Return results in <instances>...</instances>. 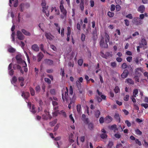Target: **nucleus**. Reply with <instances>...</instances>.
<instances>
[{"label": "nucleus", "instance_id": "f257e3e1", "mask_svg": "<svg viewBox=\"0 0 148 148\" xmlns=\"http://www.w3.org/2000/svg\"><path fill=\"white\" fill-rule=\"evenodd\" d=\"M110 37L109 35L106 33L105 36L104 38L101 36V39L99 42L100 45L101 47L103 48H108V42L109 41Z\"/></svg>", "mask_w": 148, "mask_h": 148}, {"label": "nucleus", "instance_id": "f03ea898", "mask_svg": "<svg viewBox=\"0 0 148 148\" xmlns=\"http://www.w3.org/2000/svg\"><path fill=\"white\" fill-rule=\"evenodd\" d=\"M60 8L61 12L62 13L63 15L60 16V17L62 19H63L64 18H66L67 16V12L66 10L64 8L63 3H61Z\"/></svg>", "mask_w": 148, "mask_h": 148}, {"label": "nucleus", "instance_id": "7ed1b4c3", "mask_svg": "<svg viewBox=\"0 0 148 148\" xmlns=\"http://www.w3.org/2000/svg\"><path fill=\"white\" fill-rule=\"evenodd\" d=\"M68 90L67 87L65 91L63 90L62 92V98L63 102L66 101L68 102L69 100V97L68 94Z\"/></svg>", "mask_w": 148, "mask_h": 148}, {"label": "nucleus", "instance_id": "20e7f679", "mask_svg": "<svg viewBox=\"0 0 148 148\" xmlns=\"http://www.w3.org/2000/svg\"><path fill=\"white\" fill-rule=\"evenodd\" d=\"M132 22L134 24L137 26L141 25L143 23V21L138 17H134Z\"/></svg>", "mask_w": 148, "mask_h": 148}, {"label": "nucleus", "instance_id": "39448f33", "mask_svg": "<svg viewBox=\"0 0 148 148\" xmlns=\"http://www.w3.org/2000/svg\"><path fill=\"white\" fill-rule=\"evenodd\" d=\"M44 112L45 113L42 115V119H44L47 120L49 119H51L52 117L49 114V112L46 109L44 110Z\"/></svg>", "mask_w": 148, "mask_h": 148}, {"label": "nucleus", "instance_id": "423d86ee", "mask_svg": "<svg viewBox=\"0 0 148 148\" xmlns=\"http://www.w3.org/2000/svg\"><path fill=\"white\" fill-rule=\"evenodd\" d=\"M17 36L18 38L20 40H23L25 36L20 31H18L17 32Z\"/></svg>", "mask_w": 148, "mask_h": 148}, {"label": "nucleus", "instance_id": "0eeeda50", "mask_svg": "<svg viewBox=\"0 0 148 148\" xmlns=\"http://www.w3.org/2000/svg\"><path fill=\"white\" fill-rule=\"evenodd\" d=\"M46 3L45 1H42V3H41V5L42 6L43 8L42 12L44 13L46 12V10L47 9L48 6H46Z\"/></svg>", "mask_w": 148, "mask_h": 148}, {"label": "nucleus", "instance_id": "6e6552de", "mask_svg": "<svg viewBox=\"0 0 148 148\" xmlns=\"http://www.w3.org/2000/svg\"><path fill=\"white\" fill-rule=\"evenodd\" d=\"M112 120V118L109 116H107L105 118V122L107 123H108L111 122Z\"/></svg>", "mask_w": 148, "mask_h": 148}, {"label": "nucleus", "instance_id": "1a4fd4ad", "mask_svg": "<svg viewBox=\"0 0 148 148\" xmlns=\"http://www.w3.org/2000/svg\"><path fill=\"white\" fill-rule=\"evenodd\" d=\"M145 10V8L143 5H141L137 9V11L141 13H143Z\"/></svg>", "mask_w": 148, "mask_h": 148}, {"label": "nucleus", "instance_id": "9d476101", "mask_svg": "<svg viewBox=\"0 0 148 148\" xmlns=\"http://www.w3.org/2000/svg\"><path fill=\"white\" fill-rule=\"evenodd\" d=\"M32 49L36 52L38 51L39 50V47L36 44L33 45L32 46Z\"/></svg>", "mask_w": 148, "mask_h": 148}, {"label": "nucleus", "instance_id": "9b49d317", "mask_svg": "<svg viewBox=\"0 0 148 148\" xmlns=\"http://www.w3.org/2000/svg\"><path fill=\"white\" fill-rule=\"evenodd\" d=\"M129 74V72L127 70H125L121 75V77L123 78H126Z\"/></svg>", "mask_w": 148, "mask_h": 148}, {"label": "nucleus", "instance_id": "f8f14e48", "mask_svg": "<svg viewBox=\"0 0 148 148\" xmlns=\"http://www.w3.org/2000/svg\"><path fill=\"white\" fill-rule=\"evenodd\" d=\"M45 63L46 64L49 66H51L53 64V61L49 59H45Z\"/></svg>", "mask_w": 148, "mask_h": 148}, {"label": "nucleus", "instance_id": "ddd939ff", "mask_svg": "<svg viewBox=\"0 0 148 148\" xmlns=\"http://www.w3.org/2000/svg\"><path fill=\"white\" fill-rule=\"evenodd\" d=\"M30 111L33 114H35L36 113L37 111L36 108L35 107L34 105H32V107L29 108Z\"/></svg>", "mask_w": 148, "mask_h": 148}, {"label": "nucleus", "instance_id": "4468645a", "mask_svg": "<svg viewBox=\"0 0 148 148\" xmlns=\"http://www.w3.org/2000/svg\"><path fill=\"white\" fill-rule=\"evenodd\" d=\"M16 59L17 60L18 63L20 64L22 63L23 61L20 55H16Z\"/></svg>", "mask_w": 148, "mask_h": 148}, {"label": "nucleus", "instance_id": "2eb2a0df", "mask_svg": "<svg viewBox=\"0 0 148 148\" xmlns=\"http://www.w3.org/2000/svg\"><path fill=\"white\" fill-rule=\"evenodd\" d=\"M23 97H24V98L27 99L29 96V93L28 92H23L21 95Z\"/></svg>", "mask_w": 148, "mask_h": 148}, {"label": "nucleus", "instance_id": "dca6fc26", "mask_svg": "<svg viewBox=\"0 0 148 148\" xmlns=\"http://www.w3.org/2000/svg\"><path fill=\"white\" fill-rule=\"evenodd\" d=\"M43 57L44 55L41 52H39L37 55L38 61V62L40 61Z\"/></svg>", "mask_w": 148, "mask_h": 148}, {"label": "nucleus", "instance_id": "f3484780", "mask_svg": "<svg viewBox=\"0 0 148 148\" xmlns=\"http://www.w3.org/2000/svg\"><path fill=\"white\" fill-rule=\"evenodd\" d=\"M77 110L78 114H81L82 113V109L81 105L79 104L77 105Z\"/></svg>", "mask_w": 148, "mask_h": 148}, {"label": "nucleus", "instance_id": "a211bd4d", "mask_svg": "<svg viewBox=\"0 0 148 148\" xmlns=\"http://www.w3.org/2000/svg\"><path fill=\"white\" fill-rule=\"evenodd\" d=\"M45 35L47 39H48L50 40L52 39V38L51 37L52 35L50 33L46 32L45 33Z\"/></svg>", "mask_w": 148, "mask_h": 148}, {"label": "nucleus", "instance_id": "6ab92c4d", "mask_svg": "<svg viewBox=\"0 0 148 148\" xmlns=\"http://www.w3.org/2000/svg\"><path fill=\"white\" fill-rule=\"evenodd\" d=\"M114 118L116 121L119 122H120L121 119L119 115L118 114L115 113L114 116Z\"/></svg>", "mask_w": 148, "mask_h": 148}, {"label": "nucleus", "instance_id": "aec40b11", "mask_svg": "<svg viewBox=\"0 0 148 148\" xmlns=\"http://www.w3.org/2000/svg\"><path fill=\"white\" fill-rule=\"evenodd\" d=\"M22 32L25 35L27 36H31V33L28 32V31H26L24 29H22L21 30Z\"/></svg>", "mask_w": 148, "mask_h": 148}, {"label": "nucleus", "instance_id": "412c9836", "mask_svg": "<svg viewBox=\"0 0 148 148\" xmlns=\"http://www.w3.org/2000/svg\"><path fill=\"white\" fill-rule=\"evenodd\" d=\"M100 115V112L99 110H97L95 111L94 115L95 117L98 118L99 117Z\"/></svg>", "mask_w": 148, "mask_h": 148}, {"label": "nucleus", "instance_id": "4be33fe9", "mask_svg": "<svg viewBox=\"0 0 148 148\" xmlns=\"http://www.w3.org/2000/svg\"><path fill=\"white\" fill-rule=\"evenodd\" d=\"M52 105L54 107L55 110H56L58 108V107L57 106L58 103L56 101H52Z\"/></svg>", "mask_w": 148, "mask_h": 148}, {"label": "nucleus", "instance_id": "5701e85b", "mask_svg": "<svg viewBox=\"0 0 148 148\" xmlns=\"http://www.w3.org/2000/svg\"><path fill=\"white\" fill-rule=\"evenodd\" d=\"M126 81L127 83L133 85L134 84V82L133 80L130 78H128L126 79Z\"/></svg>", "mask_w": 148, "mask_h": 148}, {"label": "nucleus", "instance_id": "b1692460", "mask_svg": "<svg viewBox=\"0 0 148 148\" xmlns=\"http://www.w3.org/2000/svg\"><path fill=\"white\" fill-rule=\"evenodd\" d=\"M138 89H134L133 90V96L134 97H136V95L138 94Z\"/></svg>", "mask_w": 148, "mask_h": 148}, {"label": "nucleus", "instance_id": "393cba45", "mask_svg": "<svg viewBox=\"0 0 148 148\" xmlns=\"http://www.w3.org/2000/svg\"><path fill=\"white\" fill-rule=\"evenodd\" d=\"M57 122V119H55L52 122H50L49 123V124L51 126H54Z\"/></svg>", "mask_w": 148, "mask_h": 148}, {"label": "nucleus", "instance_id": "a878e982", "mask_svg": "<svg viewBox=\"0 0 148 148\" xmlns=\"http://www.w3.org/2000/svg\"><path fill=\"white\" fill-rule=\"evenodd\" d=\"M136 134L138 135H141L142 134V132L138 129H137L135 130Z\"/></svg>", "mask_w": 148, "mask_h": 148}, {"label": "nucleus", "instance_id": "bb28decb", "mask_svg": "<svg viewBox=\"0 0 148 148\" xmlns=\"http://www.w3.org/2000/svg\"><path fill=\"white\" fill-rule=\"evenodd\" d=\"M21 66L17 64H15L13 65V68L14 69L16 70V69L18 70L19 69H20Z\"/></svg>", "mask_w": 148, "mask_h": 148}, {"label": "nucleus", "instance_id": "cd10ccee", "mask_svg": "<svg viewBox=\"0 0 148 148\" xmlns=\"http://www.w3.org/2000/svg\"><path fill=\"white\" fill-rule=\"evenodd\" d=\"M88 128L91 130H93L94 128V125L92 123H90L88 124Z\"/></svg>", "mask_w": 148, "mask_h": 148}, {"label": "nucleus", "instance_id": "c85d7f7f", "mask_svg": "<svg viewBox=\"0 0 148 148\" xmlns=\"http://www.w3.org/2000/svg\"><path fill=\"white\" fill-rule=\"evenodd\" d=\"M80 83L81 82L78 80L76 82V86L79 90L80 89L81 87V85Z\"/></svg>", "mask_w": 148, "mask_h": 148}, {"label": "nucleus", "instance_id": "c756f323", "mask_svg": "<svg viewBox=\"0 0 148 148\" xmlns=\"http://www.w3.org/2000/svg\"><path fill=\"white\" fill-rule=\"evenodd\" d=\"M141 44L143 46L146 45L147 42L146 40L144 38L142 39L141 40Z\"/></svg>", "mask_w": 148, "mask_h": 148}, {"label": "nucleus", "instance_id": "7c9ffc66", "mask_svg": "<svg viewBox=\"0 0 148 148\" xmlns=\"http://www.w3.org/2000/svg\"><path fill=\"white\" fill-rule=\"evenodd\" d=\"M29 90L31 95L32 96H34L35 95V91L34 89L32 87H30L29 88Z\"/></svg>", "mask_w": 148, "mask_h": 148}, {"label": "nucleus", "instance_id": "2f4dec72", "mask_svg": "<svg viewBox=\"0 0 148 148\" xmlns=\"http://www.w3.org/2000/svg\"><path fill=\"white\" fill-rule=\"evenodd\" d=\"M120 89L119 87L116 86L114 89V91L116 93H117L120 91Z\"/></svg>", "mask_w": 148, "mask_h": 148}, {"label": "nucleus", "instance_id": "473e14b6", "mask_svg": "<svg viewBox=\"0 0 148 148\" xmlns=\"http://www.w3.org/2000/svg\"><path fill=\"white\" fill-rule=\"evenodd\" d=\"M113 145V142L112 141H109L108 144V147L109 148H111Z\"/></svg>", "mask_w": 148, "mask_h": 148}, {"label": "nucleus", "instance_id": "72a5a7b5", "mask_svg": "<svg viewBox=\"0 0 148 148\" xmlns=\"http://www.w3.org/2000/svg\"><path fill=\"white\" fill-rule=\"evenodd\" d=\"M107 14L108 16L110 17H113L114 15V14L113 12H111L110 11L108 12Z\"/></svg>", "mask_w": 148, "mask_h": 148}, {"label": "nucleus", "instance_id": "f704fd0d", "mask_svg": "<svg viewBox=\"0 0 148 148\" xmlns=\"http://www.w3.org/2000/svg\"><path fill=\"white\" fill-rule=\"evenodd\" d=\"M8 51L11 53H14L15 52V49L12 47H11L8 49Z\"/></svg>", "mask_w": 148, "mask_h": 148}, {"label": "nucleus", "instance_id": "c9c22d12", "mask_svg": "<svg viewBox=\"0 0 148 148\" xmlns=\"http://www.w3.org/2000/svg\"><path fill=\"white\" fill-rule=\"evenodd\" d=\"M135 142L136 144H138L139 146H141L142 145L141 141L138 139H136L135 140Z\"/></svg>", "mask_w": 148, "mask_h": 148}, {"label": "nucleus", "instance_id": "e433bc0d", "mask_svg": "<svg viewBox=\"0 0 148 148\" xmlns=\"http://www.w3.org/2000/svg\"><path fill=\"white\" fill-rule=\"evenodd\" d=\"M71 34V28L70 27H67V35H70Z\"/></svg>", "mask_w": 148, "mask_h": 148}, {"label": "nucleus", "instance_id": "4c0bfd02", "mask_svg": "<svg viewBox=\"0 0 148 148\" xmlns=\"http://www.w3.org/2000/svg\"><path fill=\"white\" fill-rule=\"evenodd\" d=\"M100 137L104 139L106 138L107 137V136L105 133H103L100 135Z\"/></svg>", "mask_w": 148, "mask_h": 148}, {"label": "nucleus", "instance_id": "58836bf2", "mask_svg": "<svg viewBox=\"0 0 148 148\" xmlns=\"http://www.w3.org/2000/svg\"><path fill=\"white\" fill-rule=\"evenodd\" d=\"M17 80V78L14 76L13 77L11 82H12L14 83H15L16 82Z\"/></svg>", "mask_w": 148, "mask_h": 148}, {"label": "nucleus", "instance_id": "ea45409f", "mask_svg": "<svg viewBox=\"0 0 148 148\" xmlns=\"http://www.w3.org/2000/svg\"><path fill=\"white\" fill-rule=\"evenodd\" d=\"M35 90L37 92L39 93L40 92V86L39 85L37 86L35 88Z\"/></svg>", "mask_w": 148, "mask_h": 148}, {"label": "nucleus", "instance_id": "a19ab883", "mask_svg": "<svg viewBox=\"0 0 148 148\" xmlns=\"http://www.w3.org/2000/svg\"><path fill=\"white\" fill-rule=\"evenodd\" d=\"M111 66L113 68H115L116 66V64L115 62H112L111 63Z\"/></svg>", "mask_w": 148, "mask_h": 148}, {"label": "nucleus", "instance_id": "79ce46f5", "mask_svg": "<svg viewBox=\"0 0 148 148\" xmlns=\"http://www.w3.org/2000/svg\"><path fill=\"white\" fill-rule=\"evenodd\" d=\"M125 123L127 124L128 127H130L131 126L132 124L128 120H126L125 121Z\"/></svg>", "mask_w": 148, "mask_h": 148}, {"label": "nucleus", "instance_id": "37998d69", "mask_svg": "<svg viewBox=\"0 0 148 148\" xmlns=\"http://www.w3.org/2000/svg\"><path fill=\"white\" fill-rule=\"evenodd\" d=\"M99 122L100 123H103L105 121V119H104L103 117H101L99 119Z\"/></svg>", "mask_w": 148, "mask_h": 148}, {"label": "nucleus", "instance_id": "c03bdc74", "mask_svg": "<svg viewBox=\"0 0 148 148\" xmlns=\"http://www.w3.org/2000/svg\"><path fill=\"white\" fill-rule=\"evenodd\" d=\"M82 121L86 124H88L89 123V120L88 118H86L84 119H82Z\"/></svg>", "mask_w": 148, "mask_h": 148}, {"label": "nucleus", "instance_id": "a18cd8bd", "mask_svg": "<svg viewBox=\"0 0 148 148\" xmlns=\"http://www.w3.org/2000/svg\"><path fill=\"white\" fill-rule=\"evenodd\" d=\"M41 50L44 53H45V51L44 49V45L43 44H41L40 46Z\"/></svg>", "mask_w": 148, "mask_h": 148}, {"label": "nucleus", "instance_id": "49530a36", "mask_svg": "<svg viewBox=\"0 0 148 148\" xmlns=\"http://www.w3.org/2000/svg\"><path fill=\"white\" fill-rule=\"evenodd\" d=\"M83 60L82 59H79L78 60V63L79 65L81 66L83 64Z\"/></svg>", "mask_w": 148, "mask_h": 148}, {"label": "nucleus", "instance_id": "de8ad7c7", "mask_svg": "<svg viewBox=\"0 0 148 148\" xmlns=\"http://www.w3.org/2000/svg\"><path fill=\"white\" fill-rule=\"evenodd\" d=\"M125 24L126 26H128L130 24V22L127 19H125L124 20Z\"/></svg>", "mask_w": 148, "mask_h": 148}, {"label": "nucleus", "instance_id": "09e8293b", "mask_svg": "<svg viewBox=\"0 0 148 148\" xmlns=\"http://www.w3.org/2000/svg\"><path fill=\"white\" fill-rule=\"evenodd\" d=\"M141 105L142 106L144 107L145 109L148 107V104L147 103H142Z\"/></svg>", "mask_w": 148, "mask_h": 148}, {"label": "nucleus", "instance_id": "8fccbe9b", "mask_svg": "<svg viewBox=\"0 0 148 148\" xmlns=\"http://www.w3.org/2000/svg\"><path fill=\"white\" fill-rule=\"evenodd\" d=\"M115 6L114 5L112 4L111 5L110 10L112 11H114L115 9Z\"/></svg>", "mask_w": 148, "mask_h": 148}, {"label": "nucleus", "instance_id": "3c124183", "mask_svg": "<svg viewBox=\"0 0 148 148\" xmlns=\"http://www.w3.org/2000/svg\"><path fill=\"white\" fill-rule=\"evenodd\" d=\"M76 98L75 97L73 96V97L71 99V103L72 104V103H75V99Z\"/></svg>", "mask_w": 148, "mask_h": 148}, {"label": "nucleus", "instance_id": "603ef678", "mask_svg": "<svg viewBox=\"0 0 148 148\" xmlns=\"http://www.w3.org/2000/svg\"><path fill=\"white\" fill-rule=\"evenodd\" d=\"M129 96L128 95H126L124 97L123 99L124 101H127L128 100Z\"/></svg>", "mask_w": 148, "mask_h": 148}, {"label": "nucleus", "instance_id": "864d4df0", "mask_svg": "<svg viewBox=\"0 0 148 148\" xmlns=\"http://www.w3.org/2000/svg\"><path fill=\"white\" fill-rule=\"evenodd\" d=\"M114 136L116 138H119L121 137V135L118 133L115 134Z\"/></svg>", "mask_w": 148, "mask_h": 148}, {"label": "nucleus", "instance_id": "5fc2aeb1", "mask_svg": "<svg viewBox=\"0 0 148 148\" xmlns=\"http://www.w3.org/2000/svg\"><path fill=\"white\" fill-rule=\"evenodd\" d=\"M45 82H47L49 84H50L51 83V80L48 78H45Z\"/></svg>", "mask_w": 148, "mask_h": 148}, {"label": "nucleus", "instance_id": "6e6d98bb", "mask_svg": "<svg viewBox=\"0 0 148 148\" xmlns=\"http://www.w3.org/2000/svg\"><path fill=\"white\" fill-rule=\"evenodd\" d=\"M14 71L13 69L10 70L9 71V74L10 75H13Z\"/></svg>", "mask_w": 148, "mask_h": 148}, {"label": "nucleus", "instance_id": "4d7b16f0", "mask_svg": "<svg viewBox=\"0 0 148 148\" xmlns=\"http://www.w3.org/2000/svg\"><path fill=\"white\" fill-rule=\"evenodd\" d=\"M68 65L70 67L72 66V67H73L74 66L73 61H72V62H69L68 63Z\"/></svg>", "mask_w": 148, "mask_h": 148}, {"label": "nucleus", "instance_id": "13d9d810", "mask_svg": "<svg viewBox=\"0 0 148 148\" xmlns=\"http://www.w3.org/2000/svg\"><path fill=\"white\" fill-rule=\"evenodd\" d=\"M126 59L127 61L128 62H130L132 61V57L131 56H128L127 57Z\"/></svg>", "mask_w": 148, "mask_h": 148}, {"label": "nucleus", "instance_id": "bf43d9fd", "mask_svg": "<svg viewBox=\"0 0 148 148\" xmlns=\"http://www.w3.org/2000/svg\"><path fill=\"white\" fill-rule=\"evenodd\" d=\"M61 36L62 37H63L64 36V29L62 28L61 30Z\"/></svg>", "mask_w": 148, "mask_h": 148}, {"label": "nucleus", "instance_id": "052dcab7", "mask_svg": "<svg viewBox=\"0 0 148 148\" xmlns=\"http://www.w3.org/2000/svg\"><path fill=\"white\" fill-rule=\"evenodd\" d=\"M126 17L127 18H128L130 19H132L133 18L132 15L131 14H129L126 16Z\"/></svg>", "mask_w": 148, "mask_h": 148}, {"label": "nucleus", "instance_id": "680f3d73", "mask_svg": "<svg viewBox=\"0 0 148 148\" xmlns=\"http://www.w3.org/2000/svg\"><path fill=\"white\" fill-rule=\"evenodd\" d=\"M24 78L22 77H20L18 78V80L19 82H24Z\"/></svg>", "mask_w": 148, "mask_h": 148}, {"label": "nucleus", "instance_id": "e2e57ef3", "mask_svg": "<svg viewBox=\"0 0 148 148\" xmlns=\"http://www.w3.org/2000/svg\"><path fill=\"white\" fill-rule=\"evenodd\" d=\"M61 114L65 117H66V112L64 111L63 110H62L61 111Z\"/></svg>", "mask_w": 148, "mask_h": 148}, {"label": "nucleus", "instance_id": "0e129e2a", "mask_svg": "<svg viewBox=\"0 0 148 148\" xmlns=\"http://www.w3.org/2000/svg\"><path fill=\"white\" fill-rule=\"evenodd\" d=\"M85 139V137L84 136H82L80 138V140L83 143Z\"/></svg>", "mask_w": 148, "mask_h": 148}, {"label": "nucleus", "instance_id": "69168bd1", "mask_svg": "<svg viewBox=\"0 0 148 148\" xmlns=\"http://www.w3.org/2000/svg\"><path fill=\"white\" fill-rule=\"evenodd\" d=\"M85 36L83 34H81V39L82 41H84L85 40Z\"/></svg>", "mask_w": 148, "mask_h": 148}, {"label": "nucleus", "instance_id": "338daca9", "mask_svg": "<svg viewBox=\"0 0 148 148\" xmlns=\"http://www.w3.org/2000/svg\"><path fill=\"white\" fill-rule=\"evenodd\" d=\"M127 67V65L125 63H123L122 65V67L123 69L126 68Z\"/></svg>", "mask_w": 148, "mask_h": 148}, {"label": "nucleus", "instance_id": "774afa93", "mask_svg": "<svg viewBox=\"0 0 148 148\" xmlns=\"http://www.w3.org/2000/svg\"><path fill=\"white\" fill-rule=\"evenodd\" d=\"M96 99L99 103L102 100V99L99 97L97 96H96Z\"/></svg>", "mask_w": 148, "mask_h": 148}]
</instances>
